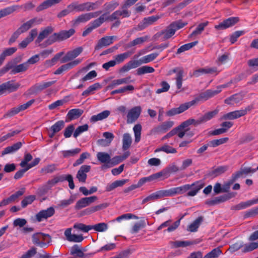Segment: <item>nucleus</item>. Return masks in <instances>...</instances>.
I'll return each instance as SVG.
<instances>
[{"label":"nucleus","mask_w":258,"mask_h":258,"mask_svg":"<svg viewBox=\"0 0 258 258\" xmlns=\"http://www.w3.org/2000/svg\"><path fill=\"white\" fill-rule=\"evenodd\" d=\"M186 23H183L181 21H176L171 23L165 29L160 31L158 34L162 36L163 40H166L173 36L175 32L183 28L186 25Z\"/></svg>","instance_id":"obj_1"},{"label":"nucleus","mask_w":258,"mask_h":258,"mask_svg":"<svg viewBox=\"0 0 258 258\" xmlns=\"http://www.w3.org/2000/svg\"><path fill=\"white\" fill-rule=\"evenodd\" d=\"M138 0H126L122 6V10H117L109 16L110 21H113L116 19H119L120 17L122 18L129 17L131 12L127 10V8L133 5Z\"/></svg>","instance_id":"obj_2"},{"label":"nucleus","mask_w":258,"mask_h":258,"mask_svg":"<svg viewBox=\"0 0 258 258\" xmlns=\"http://www.w3.org/2000/svg\"><path fill=\"white\" fill-rule=\"evenodd\" d=\"M75 33L74 29H70L69 30H62L58 33H54L46 40L48 45H51L56 41H62L66 40L73 35Z\"/></svg>","instance_id":"obj_3"},{"label":"nucleus","mask_w":258,"mask_h":258,"mask_svg":"<svg viewBox=\"0 0 258 258\" xmlns=\"http://www.w3.org/2000/svg\"><path fill=\"white\" fill-rule=\"evenodd\" d=\"M256 171L255 169H252L251 167H244L241 168L240 170L236 173L233 174L231 176V179L224 185V188L223 191H227L229 188L231 184L235 182L238 178H239L243 174H248L250 173H254Z\"/></svg>","instance_id":"obj_4"},{"label":"nucleus","mask_w":258,"mask_h":258,"mask_svg":"<svg viewBox=\"0 0 258 258\" xmlns=\"http://www.w3.org/2000/svg\"><path fill=\"white\" fill-rule=\"evenodd\" d=\"M109 18V16L107 15V13H104L102 14L98 18L90 23V26L83 31L82 36L83 37L87 36L88 34L90 33L93 29L100 26L105 21H110V19Z\"/></svg>","instance_id":"obj_5"},{"label":"nucleus","mask_w":258,"mask_h":258,"mask_svg":"<svg viewBox=\"0 0 258 258\" xmlns=\"http://www.w3.org/2000/svg\"><path fill=\"white\" fill-rule=\"evenodd\" d=\"M51 237L48 234L43 233H36L32 236V241L34 244L41 247L46 246L51 241Z\"/></svg>","instance_id":"obj_6"},{"label":"nucleus","mask_w":258,"mask_h":258,"mask_svg":"<svg viewBox=\"0 0 258 258\" xmlns=\"http://www.w3.org/2000/svg\"><path fill=\"white\" fill-rule=\"evenodd\" d=\"M83 48L81 46L68 51L66 54L60 58V62L61 63H64L75 60V58L77 57L83 52Z\"/></svg>","instance_id":"obj_7"},{"label":"nucleus","mask_w":258,"mask_h":258,"mask_svg":"<svg viewBox=\"0 0 258 258\" xmlns=\"http://www.w3.org/2000/svg\"><path fill=\"white\" fill-rule=\"evenodd\" d=\"M220 92H221L220 89L216 90L211 89L207 90L206 91L201 93L193 100L194 101H195V104H196L201 101H205L208 100L209 99L217 95Z\"/></svg>","instance_id":"obj_8"},{"label":"nucleus","mask_w":258,"mask_h":258,"mask_svg":"<svg viewBox=\"0 0 258 258\" xmlns=\"http://www.w3.org/2000/svg\"><path fill=\"white\" fill-rule=\"evenodd\" d=\"M142 110V107L140 106H137L130 109L126 115L127 123H132L135 122L139 117Z\"/></svg>","instance_id":"obj_9"},{"label":"nucleus","mask_w":258,"mask_h":258,"mask_svg":"<svg viewBox=\"0 0 258 258\" xmlns=\"http://www.w3.org/2000/svg\"><path fill=\"white\" fill-rule=\"evenodd\" d=\"M20 86L19 83H15L13 80L3 83L0 85V95L4 94L6 91L9 93L16 91Z\"/></svg>","instance_id":"obj_10"},{"label":"nucleus","mask_w":258,"mask_h":258,"mask_svg":"<svg viewBox=\"0 0 258 258\" xmlns=\"http://www.w3.org/2000/svg\"><path fill=\"white\" fill-rule=\"evenodd\" d=\"M82 61V59L77 58L73 61L67 62L59 67L54 73L55 75H60L79 65Z\"/></svg>","instance_id":"obj_11"},{"label":"nucleus","mask_w":258,"mask_h":258,"mask_svg":"<svg viewBox=\"0 0 258 258\" xmlns=\"http://www.w3.org/2000/svg\"><path fill=\"white\" fill-rule=\"evenodd\" d=\"M239 21L238 17H230L223 21L219 24L215 25V28L217 30H222L231 27Z\"/></svg>","instance_id":"obj_12"},{"label":"nucleus","mask_w":258,"mask_h":258,"mask_svg":"<svg viewBox=\"0 0 258 258\" xmlns=\"http://www.w3.org/2000/svg\"><path fill=\"white\" fill-rule=\"evenodd\" d=\"M98 200L95 196L81 198L78 201L75 205L76 209L79 210L86 207Z\"/></svg>","instance_id":"obj_13"},{"label":"nucleus","mask_w":258,"mask_h":258,"mask_svg":"<svg viewBox=\"0 0 258 258\" xmlns=\"http://www.w3.org/2000/svg\"><path fill=\"white\" fill-rule=\"evenodd\" d=\"M174 125V121L168 120L163 122L160 125L153 128L151 132L153 134L164 133L171 128Z\"/></svg>","instance_id":"obj_14"},{"label":"nucleus","mask_w":258,"mask_h":258,"mask_svg":"<svg viewBox=\"0 0 258 258\" xmlns=\"http://www.w3.org/2000/svg\"><path fill=\"white\" fill-rule=\"evenodd\" d=\"M186 185L189 186V191L186 193V196L194 197L204 187V183L202 181H198L191 184Z\"/></svg>","instance_id":"obj_15"},{"label":"nucleus","mask_w":258,"mask_h":258,"mask_svg":"<svg viewBox=\"0 0 258 258\" xmlns=\"http://www.w3.org/2000/svg\"><path fill=\"white\" fill-rule=\"evenodd\" d=\"M55 213L54 209L51 207L46 210L40 211L36 215V219L38 222L52 216Z\"/></svg>","instance_id":"obj_16"},{"label":"nucleus","mask_w":258,"mask_h":258,"mask_svg":"<svg viewBox=\"0 0 258 258\" xmlns=\"http://www.w3.org/2000/svg\"><path fill=\"white\" fill-rule=\"evenodd\" d=\"M40 161V159L39 158H36L34 159V160L30 163V164L28 165L26 167H23L22 169H21L18 171L14 175V178L15 179H18L22 177L24 174V173L27 171L28 170L31 169V168L36 166L38 165Z\"/></svg>","instance_id":"obj_17"},{"label":"nucleus","mask_w":258,"mask_h":258,"mask_svg":"<svg viewBox=\"0 0 258 258\" xmlns=\"http://www.w3.org/2000/svg\"><path fill=\"white\" fill-rule=\"evenodd\" d=\"M55 81H52L47 82H43L41 83H37L33 85L30 89V93H35L41 91L54 84Z\"/></svg>","instance_id":"obj_18"},{"label":"nucleus","mask_w":258,"mask_h":258,"mask_svg":"<svg viewBox=\"0 0 258 258\" xmlns=\"http://www.w3.org/2000/svg\"><path fill=\"white\" fill-rule=\"evenodd\" d=\"M91 166L90 165H84L81 166L78 170L76 177L81 182H85L87 179V173L90 171Z\"/></svg>","instance_id":"obj_19"},{"label":"nucleus","mask_w":258,"mask_h":258,"mask_svg":"<svg viewBox=\"0 0 258 258\" xmlns=\"http://www.w3.org/2000/svg\"><path fill=\"white\" fill-rule=\"evenodd\" d=\"M115 36H105L99 40L97 44L95 47V50L100 49L103 47H106L113 42L114 39H116Z\"/></svg>","instance_id":"obj_20"},{"label":"nucleus","mask_w":258,"mask_h":258,"mask_svg":"<svg viewBox=\"0 0 258 258\" xmlns=\"http://www.w3.org/2000/svg\"><path fill=\"white\" fill-rule=\"evenodd\" d=\"M171 220H168L163 223H162L157 228L158 230H160L162 228L166 227H168L166 229V231L168 232H171L176 229L180 225V219L174 222L172 225H170L171 222Z\"/></svg>","instance_id":"obj_21"},{"label":"nucleus","mask_w":258,"mask_h":258,"mask_svg":"<svg viewBox=\"0 0 258 258\" xmlns=\"http://www.w3.org/2000/svg\"><path fill=\"white\" fill-rule=\"evenodd\" d=\"M41 22V19H38L36 18H35L24 23L17 30L21 33H22L28 30L33 25L35 24H39Z\"/></svg>","instance_id":"obj_22"},{"label":"nucleus","mask_w":258,"mask_h":258,"mask_svg":"<svg viewBox=\"0 0 258 258\" xmlns=\"http://www.w3.org/2000/svg\"><path fill=\"white\" fill-rule=\"evenodd\" d=\"M232 197L231 194L222 195L218 197H216L213 199L208 200L205 201V204L209 206H213L215 205L219 204L221 203L225 202L226 201L230 199Z\"/></svg>","instance_id":"obj_23"},{"label":"nucleus","mask_w":258,"mask_h":258,"mask_svg":"<svg viewBox=\"0 0 258 258\" xmlns=\"http://www.w3.org/2000/svg\"><path fill=\"white\" fill-rule=\"evenodd\" d=\"M72 228H69L66 229L64 234L67 240L70 242H80L84 239L81 235L72 234Z\"/></svg>","instance_id":"obj_24"},{"label":"nucleus","mask_w":258,"mask_h":258,"mask_svg":"<svg viewBox=\"0 0 258 258\" xmlns=\"http://www.w3.org/2000/svg\"><path fill=\"white\" fill-rule=\"evenodd\" d=\"M143 64L141 58L139 60H131L120 69V71L122 73L126 72L132 69H135Z\"/></svg>","instance_id":"obj_25"},{"label":"nucleus","mask_w":258,"mask_h":258,"mask_svg":"<svg viewBox=\"0 0 258 258\" xmlns=\"http://www.w3.org/2000/svg\"><path fill=\"white\" fill-rule=\"evenodd\" d=\"M219 72L217 71L216 68H200L195 71L193 73V75L196 77H198L200 76L201 75L209 74H215V75H217L218 74Z\"/></svg>","instance_id":"obj_26"},{"label":"nucleus","mask_w":258,"mask_h":258,"mask_svg":"<svg viewBox=\"0 0 258 258\" xmlns=\"http://www.w3.org/2000/svg\"><path fill=\"white\" fill-rule=\"evenodd\" d=\"M244 96L245 94L242 92L236 93L225 99L224 102L227 104H233L234 103H238L242 100L244 97Z\"/></svg>","instance_id":"obj_27"},{"label":"nucleus","mask_w":258,"mask_h":258,"mask_svg":"<svg viewBox=\"0 0 258 258\" xmlns=\"http://www.w3.org/2000/svg\"><path fill=\"white\" fill-rule=\"evenodd\" d=\"M128 181L127 179L116 180L111 183L108 184L105 187V191H111L118 187L122 186Z\"/></svg>","instance_id":"obj_28"},{"label":"nucleus","mask_w":258,"mask_h":258,"mask_svg":"<svg viewBox=\"0 0 258 258\" xmlns=\"http://www.w3.org/2000/svg\"><path fill=\"white\" fill-rule=\"evenodd\" d=\"M83 112V110L81 109H73L68 112L67 116L69 121H71L78 118ZM67 121H68V120H67Z\"/></svg>","instance_id":"obj_29"},{"label":"nucleus","mask_w":258,"mask_h":258,"mask_svg":"<svg viewBox=\"0 0 258 258\" xmlns=\"http://www.w3.org/2000/svg\"><path fill=\"white\" fill-rule=\"evenodd\" d=\"M98 160L101 163L108 164L111 162V157L107 153L99 152L96 155Z\"/></svg>","instance_id":"obj_30"},{"label":"nucleus","mask_w":258,"mask_h":258,"mask_svg":"<svg viewBox=\"0 0 258 258\" xmlns=\"http://www.w3.org/2000/svg\"><path fill=\"white\" fill-rule=\"evenodd\" d=\"M132 143V139L131 136L128 133L124 134L122 137V150H127L131 146Z\"/></svg>","instance_id":"obj_31"},{"label":"nucleus","mask_w":258,"mask_h":258,"mask_svg":"<svg viewBox=\"0 0 258 258\" xmlns=\"http://www.w3.org/2000/svg\"><path fill=\"white\" fill-rule=\"evenodd\" d=\"M172 246L174 248H178V247H184L189 245L196 244L197 242L194 241H180L177 240L175 241L171 242Z\"/></svg>","instance_id":"obj_32"},{"label":"nucleus","mask_w":258,"mask_h":258,"mask_svg":"<svg viewBox=\"0 0 258 258\" xmlns=\"http://www.w3.org/2000/svg\"><path fill=\"white\" fill-rule=\"evenodd\" d=\"M53 31V28L51 26H48L42 30L39 34L36 42L40 43L44 39L47 37Z\"/></svg>","instance_id":"obj_33"},{"label":"nucleus","mask_w":258,"mask_h":258,"mask_svg":"<svg viewBox=\"0 0 258 258\" xmlns=\"http://www.w3.org/2000/svg\"><path fill=\"white\" fill-rule=\"evenodd\" d=\"M228 169L227 166H221L213 169L209 173V175L212 177H216L224 173Z\"/></svg>","instance_id":"obj_34"},{"label":"nucleus","mask_w":258,"mask_h":258,"mask_svg":"<svg viewBox=\"0 0 258 258\" xmlns=\"http://www.w3.org/2000/svg\"><path fill=\"white\" fill-rule=\"evenodd\" d=\"M163 151L167 154H175L177 153V150L175 148L169 146L167 144H164L162 147L157 148L155 151V153Z\"/></svg>","instance_id":"obj_35"},{"label":"nucleus","mask_w":258,"mask_h":258,"mask_svg":"<svg viewBox=\"0 0 258 258\" xmlns=\"http://www.w3.org/2000/svg\"><path fill=\"white\" fill-rule=\"evenodd\" d=\"M22 143L19 142L13 144L11 146H9L4 149L2 152V155H6L14 153L22 147Z\"/></svg>","instance_id":"obj_36"},{"label":"nucleus","mask_w":258,"mask_h":258,"mask_svg":"<svg viewBox=\"0 0 258 258\" xmlns=\"http://www.w3.org/2000/svg\"><path fill=\"white\" fill-rule=\"evenodd\" d=\"M101 88V85L99 83H95L90 86L86 90L83 92L82 95L88 96L91 94H93L94 92Z\"/></svg>","instance_id":"obj_37"},{"label":"nucleus","mask_w":258,"mask_h":258,"mask_svg":"<svg viewBox=\"0 0 258 258\" xmlns=\"http://www.w3.org/2000/svg\"><path fill=\"white\" fill-rule=\"evenodd\" d=\"M69 8H72V11L77 12L87 11L86 3L79 4L77 3H73L70 5Z\"/></svg>","instance_id":"obj_38"},{"label":"nucleus","mask_w":258,"mask_h":258,"mask_svg":"<svg viewBox=\"0 0 258 258\" xmlns=\"http://www.w3.org/2000/svg\"><path fill=\"white\" fill-rule=\"evenodd\" d=\"M29 66L26 63V62L16 66L15 67L13 66V68L12 69L11 71V74H15L18 73L25 72L29 68Z\"/></svg>","instance_id":"obj_39"},{"label":"nucleus","mask_w":258,"mask_h":258,"mask_svg":"<svg viewBox=\"0 0 258 258\" xmlns=\"http://www.w3.org/2000/svg\"><path fill=\"white\" fill-rule=\"evenodd\" d=\"M19 8V6H13L11 7H7L0 11V19L10 15L16 11Z\"/></svg>","instance_id":"obj_40"},{"label":"nucleus","mask_w":258,"mask_h":258,"mask_svg":"<svg viewBox=\"0 0 258 258\" xmlns=\"http://www.w3.org/2000/svg\"><path fill=\"white\" fill-rule=\"evenodd\" d=\"M203 220V218L202 216L199 217L189 225L188 230L190 232L197 231Z\"/></svg>","instance_id":"obj_41"},{"label":"nucleus","mask_w":258,"mask_h":258,"mask_svg":"<svg viewBox=\"0 0 258 258\" xmlns=\"http://www.w3.org/2000/svg\"><path fill=\"white\" fill-rule=\"evenodd\" d=\"M154 72L155 69L153 67L148 66H144L137 70V75L141 76L145 74L152 73Z\"/></svg>","instance_id":"obj_42"},{"label":"nucleus","mask_w":258,"mask_h":258,"mask_svg":"<svg viewBox=\"0 0 258 258\" xmlns=\"http://www.w3.org/2000/svg\"><path fill=\"white\" fill-rule=\"evenodd\" d=\"M133 53V52L128 51L116 55L114 59L116 61V63L122 62L124 60L128 58Z\"/></svg>","instance_id":"obj_43"},{"label":"nucleus","mask_w":258,"mask_h":258,"mask_svg":"<svg viewBox=\"0 0 258 258\" xmlns=\"http://www.w3.org/2000/svg\"><path fill=\"white\" fill-rule=\"evenodd\" d=\"M172 190L174 196L177 195H182L186 192L189 190V186L186 184L178 186L176 187H173Z\"/></svg>","instance_id":"obj_44"},{"label":"nucleus","mask_w":258,"mask_h":258,"mask_svg":"<svg viewBox=\"0 0 258 258\" xmlns=\"http://www.w3.org/2000/svg\"><path fill=\"white\" fill-rule=\"evenodd\" d=\"M147 40H148L147 36L137 38L135 39H134V40L130 42L127 44V47L128 48H130V47H133V46H135L136 45H141V44H143V43H144L145 41H146Z\"/></svg>","instance_id":"obj_45"},{"label":"nucleus","mask_w":258,"mask_h":258,"mask_svg":"<svg viewBox=\"0 0 258 258\" xmlns=\"http://www.w3.org/2000/svg\"><path fill=\"white\" fill-rule=\"evenodd\" d=\"M173 72H177L176 77V84L178 89H180L182 87V78H183V71L182 70H179L178 71H176V69L173 70Z\"/></svg>","instance_id":"obj_46"},{"label":"nucleus","mask_w":258,"mask_h":258,"mask_svg":"<svg viewBox=\"0 0 258 258\" xmlns=\"http://www.w3.org/2000/svg\"><path fill=\"white\" fill-rule=\"evenodd\" d=\"M131 77L123 78L121 79L114 80L112 81L110 87L112 88L123 84H127L131 82Z\"/></svg>","instance_id":"obj_47"},{"label":"nucleus","mask_w":258,"mask_h":258,"mask_svg":"<svg viewBox=\"0 0 258 258\" xmlns=\"http://www.w3.org/2000/svg\"><path fill=\"white\" fill-rule=\"evenodd\" d=\"M222 254V251L220 247L214 248L210 252L207 253L204 258H218Z\"/></svg>","instance_id":"obj_48"},{"label":"nucleus","mask_w":258,"mask_h":258,"mask_svg":"<svg viewBox=\"0 0 258 258\" xmlns=\"http://www.w3.org/2000/svg\"><path fill=\"white\" fill-rule=\"evenodd\" d=\"M243 249L242 251L244 253L251 251L254 249L258 248V241L256 242H252L249 243L245 244L243 245Z\"/></svg>","instance_id":"obj_49"},{"label":"nucleus","mask_w":258,"mask_h":258,"mask_svg":"<svg viewBox=\"0 0 258 258\" xmlns=\"http://www.w3.org/2000/svg\"><path fill=\"white\" fill-rule=\"evenodd\" d=\"M109 204L107 203H103L98 205L92 207L90 208L87 209L86 210L88 214H91L95 212L104 209L108 206Z\"/></svg>","instance_id":"obj_50"},{"label":"nucleus","mask_w":258,"mask_h":258,"mask_svg":"<svg viewBox=\"0 0 258 258\" xmlns=\"http://www.w3.org/2000/svg\"><path fill=\"white\" fill-rule=\"evenodd\" d=\"M198 43V41H196L189 43L184 44L180 46L177 51V54H180L185 51L188 50L196 45Z\"/></svg>","instance_id":"obj_51"},{"label":"nucleus","mask_w":258,"mask_h":258,"mask_svg":"<svg viewBox=\"0 0 258 258\" xmlns=\"http://www.w3.org/2000/svg\"><path fill=\"white\" fill-rule=\"evenodd\" d=\"M81 151V150L80 148H76L70 150L62 151V154L64 158L74 157L79 154Z\"/></svg>","instance_id":"obj_52"},{"label":"nucleus","mask_w":258,"mask_h":258,"mask_svg":"<svg viewBox=\"0 0 258 258\" xmlns=\"http://www.w3.org/2000/svg\"><path fill=\"white\" fill-rule=\"evenodd\" d=\"M208 22L200 23L197 26L196 30H194L190 35V37L201 34L202 32L204 31L205 28L208 25Z\"/></svg>","instance_id":"obj_53"},{"label":"nucleus","mask_w":258,"mask_h":258,"mask_svg":"<svg viewBox=\"0 0 258 258\" xmlns=\"http://www.w3.org/2000/svg\"><path fill=\"white\" fill-rule=\"evenodd\" d=\"M91 229L97 232H104L108 229V225L104 222L99 223L94 225H91Z\"/></svg>","instance_id":"obj_54"},{"label":"nucleus","mask_w":258,"mask_h":258,"mask_svg":"<svg viewBox=\"0 0 258 258\" xmlns=\"http://www.w3.org/2000/svg\"><path fill=\"white\" fill-rule=\"evenodd\" d=\"M64 126V122L63 120H59L55 122L50 128V131H53V133H58L59 132Z\"/></svg>","instance_id":"obj_55"},{"label":"nucleus","mask_w":258,"mask_h":258,"mask_svg":"<svg viewBox=\"0 0 258 258\" xmlns=\"http://www.w3.org/2000/svg\"><path fill=\"white\" fill-rule=\"evenodd\" d=\"M228 140V138H223L217 140H214L209 142V146L212 147H216L226 143Z\"/></svg>","instance_id":"obj_56"},{"label":"nucleus","mask_w":258,"mask_h":258,"mask_svg":"<svg viewBox=\"0 0 258 258\" xmlns=\"http://www.w3.org/2000/svg\"><path fill=\"white\" fill-rule=\"evenodd\" d=\"M119 5V3L117 2L111 1L109 3H106L104 5V7L106 11L110 12L115 10Z\"/></svg>","instance_id":"obj_57"},{"label":"nucleus","mask_w":258,"mask_h":258,"mask_svg":"<svg viewBox=\"0 0 258 258\" xmlns=\"http://www.w3.org/2000/svg\"><path fill=\"white\" fill-rule=\"evenodd\" d=\"M71 254L72 255H76L80 257H82L85 255L84 252L77 245H75L71 248Z\"/></svg>","instance_id":"obj_58"},{"label":"nucleus","mask_w":258,"mask_h":258,"mask_svg":"<svg viewBox=\"0 0 258 258\" xmlns=\"http://www.w3.org/2000/svg\"><path fill=\"white\" fill-rule=\"evenodd\" d=\"M157 193L159 199L166 197L174 196L172 188L166 190H161L157 191Z\"/></svg>","instance_id":"obj_59"},{"label":"nucleus","mask_w":258,"mask_h":258,"mask_svg":"<svg viewBox=\"0 0 258 258\" xmlns=\"http://www.w3.org/2000/svg\"><path fill=\"white\" fill-rule=\"evenodd\" d=\"M103 3V0L97 1L95 3L86 2L87 11L97 9Z\"/></svg>","instance_id":"obj_60"},{"label":"nucleus","mask_w":258,"mask_h":258,"mask_svg":"<svg viewBox=\"0 0 258 258\" xmlns=\"http://www.w3.org/2000/svg\"><path fill=\"white\" fill-rule=\"evenodd\" d=\"M64 54L63 51H60L57 53H56L53 58L50 60H48L46 61V63L48 64L49 66H53L57 61L60 58V57L63 56Z\"/></svg>","instance_id":"obj_61"},{"label":"nucleus","mask_w":258,"mask_h":258,"mask_svg":"<svg viewBox=\"0 0 258 258\" xmlns=\"http://www.w3.org/2000/svg\"><path fill=\"white\" fill-rule=\"evenodd\" d=\"M243 245L244 244L242 241L237 242L230 245L228 249V251H230L231 253H233L238 250L241 248L243 247Z\"/></svg>","instance_id":"obj_62"},{"label":"nucleus","mask_w":258,"mask_h":258,"mask_svg":"<svg viewBox=\"0 0 258 258\" xmlns=\"http://www.w3.org/2000/svg\"><path fill=\"white\" fill-rule=\"evenodd\" d=\"M89 21L87 13L83 14L79 16L74 20L75 25H78L81 23H85Z\"/></svg>","instance_id":"obj_63"},{"label":"nucleus","mask_w":258,"mask_h":258,"mask_svg":"<svg viewBox=\"0 0 258 258\" xmlns=\"http://www.w3.org/2000/svg\"><path fill=\"white\" fill-rule=\"evenodd\" d=\"M159 55L158 53H153L144 56L141 58V61L143 63L150 62L154 60Z\"/></svg>","instance_id":"obj_64"}]
</instances>
